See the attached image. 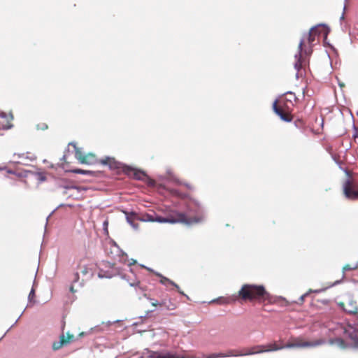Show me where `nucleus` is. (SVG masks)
I'll return each mask as SVG.
<instances>
[{"label": "nucleus", "mask_w": 358, "mask_h": 358, "mask_svg": "<svg viewBox=\"0 0 358 358\" xmlns=\"http://www.w3.org/2000/svg\"><path fill=\"white\" fill-rule=\"evenodd\" d=\"M238 296L244 301L257 300L259 302L267 301L268 303L272 301L271 295L266 292L263 285L245 284L242 286L237 295L234 294L227 298L220 297L215 300H213L212 302L220 301L222 304L235 303Z\"/></svg>", "instance_id": "1"}, {"label": "nucleus", "mask_w": 358, "mask_h": 358, "mask_svg": "<svg viewBox=\"0 0 358 358\" xmlns=\"http://www.w3.org/2000/svg\"><path fill=\"white\" fill-rule=\"evenodd\" d=\"M326 343V340L323 338L317 339L315 341H305L298 343H288L285 345H278L275 343L268 345H258L252 347L245 350V352H239L241 357L253 355L263 352L277 351L284 348H314Z\"/></svg>", "instance_id": "2"}, {"label": "nucleus", "mask_w": 358, "mask_h": 358, "mask_svg": "<svg viewBox=\"0 0 358 358\" xmlns=\"http://www.w3.org/2000/svg\"><path fill=\"white\" fill-rule=\"evenodd\" d=\"M186 212L189 215H194L192 217L187 218L184 213L172 210L171 213L182 214L185 217V221L178 223H185L192 224L193 223L201 222L204 219L205 209L201 203L194 199H189L185 205Z\"/></svg>", "instance_id": "3"}, {"label": "nucleus", "mask_w": 358, "mask_h": 358, "mask_svg": "<svg viewBox=\"0 0 358 358\" xmlns=\"http://www.w3.org/2000/svg\"><path fill=\"white\" fill-rule=\"evenodd\" d=\"M138 220L145 222H156L158 223L175 224L185 221V217L182 214L171 213V211L165 216H162L152 210L149 213L138 212Z\"/></svg>", "instance_id": "4"}, {"label": "nucleus", "mask_w": 358, "mask_h": 358, "mask_svg": "<svg viewBox=\"0 0 358 358\" xmlns=\"http://www.w3.org/2000/svg\"><path fill=\"white\" fill-rule=\"evenodd\" d=\"M120 275L122 279H126V275L122 274L120 269L115 267L114 263L103 261L99 266L98 277L99 278H111L115 275Z\"/></svg>", "instance_id": "5"}, {"label": "nucleus", "mask_w": 358, "mask_h": 358, "mask_svg": "<svg viewBox=\"0 0 358 358\" xmlns=\"http://www.w3.org/2000/svg\"><path fill=\"white\" fill-rule=\"evenodd\" d=\"M338 330L345 334L352 342L354 346L358 348V322L348 324L346 327L340 325Z\"/></svg>", "instance_id": "6"}, {"label": "nucleus", "mask_w": 358, "mask_h": 358, "mask_svg": "<svg viewBox=\"0 0 358 358\" xmlns=\"http://www.w3.org/2000/svg\"><path fill=\"white\" fill-rule=\"evenodd\" d=\"M343 192L350 200L358 199V187L348 179L343 185Z\"/></svg>", "instance_id": "7"}, {"label": "nucleus", "mask_w": 358, "mask_h": 358, "mask_svg": "<svg viewBox=\"0 0 358 358\" xmlns=\"http://www.w3.org/2000/svg\"><path fill=\"white\" fill-rule=\"evenodd\" d=\"M179 358L176 355H173L169 352H162L158 351H152L148 348L144 349L142 355L138 358Z\"/></svg>", "instance_id": "8"}, {"label": "nucleus", "mask_w": 358, "mask_h": 358, "mask_svg": "<svg viewBox=\"0 0 358 358\" xmlns=\"http://www.w3.org/2000/svg\"><path fill=\"white\" fill-rule=\"evenodd\" d=\"M124 173L129 177L140 181H144L145 178L147 177V173L145 171L130 166H124Z\"/></svg>", "instance_id": "9"}, {"label": "nucleus", "mask_w": 358, "mask_h": 358, "mask_svg": "<svg viewBox=\"0 0 358 358\" xmlns=\"http://www.w3.org/2000/svg\"><path fill=\"white\" fill-rule=\"evenodd\" d=\"M102 165L108 166L110 170H122L124 172V167L127 166L121 162L116 161L114 158L106 157L105 159L100 160Z\"/></svg>", "instance_id": "10"}, {"label": "nucleus", "mask_w": 358, "mask_h": 358, "mask_svg": "<svg viewBox=\"0 0 358 358\" xmlns=\"http://www.w3.org/2000/svg\"><path fill=\"white\" fill-rule=\"evenodd\" d=\"M141 266L146 268L148 271H150L155 273L156 275L162 278L160 280V283L161 284H162L164 285H173V287H175L176 288V289L178 290V292L180 294H182V295L185 296L186 298L189 299V296L187 295H186L182 291H181L180 289V287L176 283H175L173 281H172L171 280H170V279L163 276L159 273L154 271L152 268H150L149 267H147V266H144L143 264H141Z\"/></svg>", "instance_id": "11"}, {"label": "nucleus", "mask_w": 358, "mask_h": 358, "mask_svg": "<svg viewBox=\"0 0 358 358\" xmlns=\"http://www.w3.org/2000/svg\"><path fill=\"white\" fill-rule=\"evenodd\" d=\"M304 43V38H301L299 47L298 52L295 54L294 57L296 62L294 63V69L297 71L296 73V77L299 78V71L302 69V52H303V45Z\"/></svg>", "instance_id": "12"}, {"label": "nucleus", "mask_w": 358, "mask_h": 358, "mask_svg": "<svg viewBox=\"0 0 358 358\" xmlns=\"http://www.w3.org/2000/svg\"><path fill=\"white\" fill-rule=\"evenodd\" d=\"M73 146L75 150V157L80 164H90L91 162L87 160V156L82 151V148H78L76 143L71 142L69 143V146Z\"/></svg>", "instance_id": "13"}, {"label": "nucleus", "mask_w": 358, "mask_h": 358, "mask_svg": "<svg viewBox=\"0 0 358 358\" xmlns=\"http://www.w3.org/2000/svg\"><path fill=\"white\" fill-rule=\"evenodd\" d=\"M64 338H65V336H64V334H62L60 336L59 341H55L52 343V348L53 350H58L64 345L70 343L71 341H73L74 337L73 335L68 334L67 339H65Z\"/></svg>", "instance_id": "14"}, {"label": "nucleus", "mask_w": 358, "mask_h": 358, "mask_svg": "<svg viewBox=\"0 0 358 358\" xmlns=\"http://www.w3.org/2000/svg\"><path fill=\"white\" fill-rule=\"evenodd\" d=\"M126 216L127 222L134 229H138V224L135 223V220H138V212L136 211H124Z\"/></svg>", "instance_id": "15"}, {"label": "nucleus", "mask_w": 358, "mask_h": 358, "mask_svg": "<svg viewBox=\"0 0 358 358\" xmlns=\"http://www.w3.org/2000/svg\"><path fill=\"white\" fill-rule=\"evenodd\" d=\"M322 25H321L320 28H317L315 31H313V34L315 36H321L323 38V41L327 40L328 35L330 32L329 27L326 24L321 23Z\"/></svg>", "instance_id": "16"}, {"label": "nucleus", "mask_w": 358, "mask_h": 358, "mask_svg": "<svg viewBox=\"0 0 358 358\" xmlns=\"http://www.w3.org/2000/svg\"><path fill=\"white\" fill-rule=\"evenodd\" d=\"M29 175L34 176L39 184L45 182L47 179L45 173L40 171H25L23 176L24 177H27Z\"/></svg>", "instance_id": "17"}, {"label": "nucleus", "mask_w": 358, "mask_h": 358, "mask_svg": "<svg viewBox=\"0 0 358 358\" xmlns=\"http://www.w3.org/2000/svg\"><path fill=\"white\" fill-rule=\"evenodd\" d=\"M67 172L76 173V174H82L85 176H90L92 177H96L99 175L98 171H90V170H84L81 169H73L68 170Z\"/></svg>", "instance_id": "18"}, {"label": "nucleus", "mask_w": 358, "mask_h": 358, "mask_svg": "<svg viewBox=\"0 0 358 358\" xmlns=\"http://www.w3.org/2000/svg\"><path fill=\"white\" fill-rule=\"evenodd\" d=\"M159 306L164 308L166 310H173L176 308V306L174 303L171 301V299L169 298H164L159 301Z\"/></svg>", "instance_id": "19"}, {"label": "nucleus", "mask_w": 358, "mask_h": 358, "mask_svg": "<svg viewBox=\"0 0 358 358\" xmlns=\"http://www.w3.org/2000/svg\"><path fill=\"white\" fill-rule=\"evenodd\" d=\"M80 273L83 277V278L85 280H88L91 278L93 275L92 271L90 268H89L87 265H84L81 267H80Z\"/></svg>", "instance_id": "20"}, {"label": "nucleus", "mask_w": 358, "mask_h": 358, "mask_svg": "<svg viewBox=\"0 0 358 358\" xmlns=\"http://www.w3.org/2000/svg\"><path fill=\"white\" fill-rule=\"evenodd\" d=\"M344 310L350 315L358 314V307L356 306V302L353 300L349 301L348 308H345Z\"/></svg>", "instance_id": "21"}, {"label": "nucleus", "mask_w": 358, "mask_h": 358, "mask_svg": "<svg viewBox=\"0 0 358 358\" xmlns=\"http://www.w3.org/2000/svg\"><path fill=\"white\" fill-rule=\"evenodd\" d=\"M321 25H322V24H318L315 26H313L310 28L309 32H308V43L310 45H313L315 40V36L314 35V34H313V31H315L317 29V28H320L321 27Z\"/></svg>", "instance_id": "22"}, {"label": "nucleus", "mask_w": 358, "mask_h": 358, "mask_svg": "<svg viewBox=\"0 0 358 358\" xmlns=\"http://www.w3.org/2000/svg\"><path fill=\"white\" fill-rule=\"evenodd\" d=\"M329 343L331 345L336 344L341 348L346 347L345 341L341 338H331L329 340Z\"/></svg>", "instance_id": "23"}, {"label": "nucleus", "mask_w": 358, "mask_h": 358, "mask_svg": "<svg viewBox=\"0 0 358 358\" xmlns=\"http://www.w3.org/2000/svg\"><path fill=\"white\" fill-rule=\"evenodd\" d=\"M80 280V275H79V272L78 271H76L73 274V279H72V281H71V283L72 284H76L77 282H79V287H83L84 285V281H85V279H82L81 281H79Z\"/></svg>", "instance_id": "24"}, {"label": "nucleus", "mask_w": 358, "mask_h": 358, "mask_svg": "<svg viewBox=\"0 0 358 358\" xmlns=\"http://www.w3.org/2000/svg\"><path fill=\"white\" fill-rule=\"evenodd\" d=\"M118 256V261L120 263L126 264L129 259H128V255L126 252H124L122 250H120Z\"/></svg>", "instance_id": "25"}, {"label": "nucleus", "mask_w": 358, "mask_h": 358, "mask_svg": "<svg viewBox=\"0 0 358 358\" xmlns=\"http://www.w3.org/2000/svg\"><path fill=\"white\" fill-rule=\"evenodd\" d=\"M278 117L280 118L281 120L285 122H290L292 120V115L289 113H287L284 110H282V112L280 114Z\"/></svg>", "instance_id": "26"}, {"label": "nucleus", "mask_w": 358, "mask_h": 358, "mask_svg": "<svg viewBox=\"0 0 358 358\" xmlns=\"http://www.w3.org/2000/svg\"><path fill=\"white\" fill-rule=\"evenodd\" d=\"M64 180H59L57 182V185L58 187H62L65 189H78V190H80V188L78 187V186H76V185H64L62 183H60L61 182H63Z\"/></svg>", "instance_id": "27"}, {"label": "nucleus", "mask_w": 358, "mask_h": 358, "mask_svg": "<svg viewBox=\"0 0 358 358\" xmlns=\"http://www.w3.org/2000/svg\"><path fill=\"white\" fill-rule=\"evenodd\" d=\"M324 290V289H315V290H313V289H310L308 292L305 293L304 294L301 295L299 298V303H302L304 301V298L306 296H307L309 293H311V292H314V293H320L321 292H322Z\"/></svg>", "instance_id": "28"}, {"label": "nucleus", "mask_w": 358, "mask_h": 358, "mask_svg": "<svg viewBox=\"0 0 358 358\" xmlns=\"http://www.w3.org/2000/svg\"><path fill=\"white\" fill-rule=\"evenodd\" d=\"M358 268V262L353 266L346 264L343 267V272L345 273L346 271L355 270Z\"/></svg>", "instance_id": "29"}, {"label": "nucleus", "mask_w": 358, "mask_h": 358, "mask_svg": "<svg viewBox=\"0 0 358 358\" xmlns=\"http://www.w3.org/2000/svg\"><path fill=\"white\" fill-rule=\"evenodd\" d=\"M234 352V350H230L228 351V352L223 353L224 358V357H241L239 355V353L235 354Z\"/></svg>", "instance_id": "30"}, {"label": "nucleus", "mask_w": 358, "mask_h": 358, "mask_svg": "<svg viewBox=\"0 0 358 358\" xmlns=\"http://www.w3.org/2000/svg\"><path fill=\"white\" fill-rule=\"evenodd\" d=\"M148 185L150 187H154L155 185V182L152 179H151L148 175L147 177L145 178V180Z\"/></svg>", "instance_id": "31"}, {"label": "nucleus", "mask_w": 358, "mask_h": 358, "mask_svg": "<svg viewBox=\"0 0 358 358\" xmlns=\"http://www.w3.org/2000/svg\"><path fill=\"white\" fill-rule=\"evenodd\" d=\"M35 296V290L32 287L29 294V296H28V301L29 303H31V302H35L34 301V298Z\"/></svg>", "instance_id": "32"}, {"label": "nucleus", "mask_w": 358, "mask_h": 358, "mask_svg": "<svg viewBox=\"0 0 358 358\" xmlns=\"http://www.w3.org/2000/svg\"><path fill=\"white\" fill-rule=\"evenodd\" d=\"M334 160L335 161L336 164L338 165L339 168L341 169V170H343L347 175H349V172L348 171V170L346 169H343L341 166L342 165V162H341L340 160L337 159L336 157H333Z\"/></svg>", "instance_id": "33"}, {"label": "nucleus", "mask_w": 358, "mask_h": 358, "mask_svg": "<svg viewBox=\"0 0 358 358\" xmlns=\"http://www.w3.org/2000/svg\"><path fill=\"white\" fill-rule=\"evenodd\" d=\"M66 206V204H64V203H61V204H59V205L56 208H55V209H54V210H53L50 213V215L48 216V217H47V219H46V220H47V221L48 220L49 217H50V216H51V215H52V214H53V213H55V211H56L59 208H61V207H63V206ZM67 206H69V207H72V206H73V205H71V204H69V205H67Z\"/></svg>", "instance_id": "34"}, {"label": "nucleus", "mask_w": 358, "mask_h": 358, "mask_svg": "<svg viewBox=\"0 0 358 358\" xmlns=\"http://www.w3.org/2000/svg\"><path fill=\"white\" fill-rule=\"evenodd\" d=\"M353 128L355 130V132L353 134L352 138H353L355 143L358 145V133H357V129L355 127V124L353 125Z\"/></svg>", "instance_id": "35"}, {"label": "nucleus", "mask_w": 358, "mask_h": 358, "mask_svg": "<svg viewBox=\"0 0 358 358\" xmlns=\"http://www.w3.org/2000/svg\"><path fill=\"white\" fill-rule=\"evenodd\" d=\"M9 116L10 119V120H13V116L12 115V113H10L8 115L4 113V112H1L0 113V117L1 118H3V119H6Z\"/></svg>", "instance_id": "36"}, {"label": "nucleus", "mask_w": 358, "mask_h": 358, "mask_svg": "<svg viewBox=\"0 0 358 358\" xmlns=\"http://www.w3.org/2000/svg\"><path fill=\"white\" fill-rule=\"evenodd\" d=\"M147 299H148L149 300V301L151 303L152 306H159V301H157V299H152V298H149V297H148Z\"/></svg>", "instance_id": "37"}, {"label": "nucleus", "mask_w": 358, "mask_h": 358, "mask_svg": "<svg viewBox=\"0 0 358 358\" xmlns=\"http://www.w3.org/2000/svg\"><path fill=\"white\" fill-rule=\"evenodd\" d=\"M108 222L107 220H105L103 222V231L108 234Z\"/></svg>", "instance_id": "38"}, {"label": "nucleus", "mask_w": 358, "mask_h": 358, "mask_svg": "<svg viewBox=\"0 0 358 358\" xmlns=\"http://www.w3.org/2000/svg\"><path fill=\"white\" fill-rule=\"evenodd\" d=\"M7 173H10V174L16 175V176H22V174L17 173H16V171H13V170H11V169H8V170H7Z\"/></svg>", "instance_id": "39"}, {"label": "nucleus", "mask_w": 358, "mask_h": 358, "mask_svg": "<svg viewBox=\"0 0 358 358\" xmlns=\"http://www.w3.org/2000/svg\"><path fill=\"white\" fill-rule=\"evenodd\" d=\"M277 103H278V99H275V100L274 101V102L273 103V106H272V107H273V111H275V110H278V109L279 108L278 107V106H277Z\"/></svg>", "instance_id": "40"}, {"label": "nucleus", "mask_w": 358, "mask_h": 358, "mask_svg": "<svg viewBox=\"0 0 358 358\" xmlns=\"http://www.w3.org/2000/svg\"><path fill=\"white\" fill-rule=\"evenodd\" d=\"M120 322V320H115V321H113V322L108 321V322L106 323V327H109L110 325H111V324H113V323H116V322ZM103 324H105V323H104V322H103Z\"/></svg>", "instance_id": "41"}, {"label": "nucleus", "mask_w": 358, "mask_h": 358, "mask_svg": "<svg viewBox=\"0 0 358 358\" xmlns=\"http://www.w3.org/2000/svg\"><path fill=\"white\" fill-rule=\"evenodd\" d=\"M284 94H290V95H292V96H293V98H294V101H296V99H297V98H296V95H295V94H294V93H293V92H291V91H288V92H285Z\"/></svg>", "instance_id": "42"}, {"label": "nucleus", "mask_w": 358, "mask_h": 358, "mask_svg": "<svg viewBox=\"0 0 358 358\" xmlns=\"http://www.w3.org/2000/svg\"><path fill=\"white\" fill-rule=\"evenodd\" d=\"M282 110H283L282 109H281V108H279L278 110H275V111H274V113H275L278 116H279V115H280V114L282 112Z\"/></svg>", "instance_id": "43"}, {"label": "nucleus", "mask_w": 358, "mask_h": 358, "mask_svg": "<svg viewBox=\"0 0 358 358\" xmlns=\"http://www.w3.org/2000/svg\"><path fill=\"white\" fill-rule=\"evenodd\" d=\"M38 128L44 130V129H46L48 128V126H47L46 124L43 123V124H42L41 127H39V125H38Z\"/></svg>", "instance_id": "44"}, {"label": "nucleus", "mask_w": 358, "mask_h": 358, "mask_svg": "<svg viewBox=\"0 0 358 358\" xmlns=\"http://www.w3.org/2000/svg\"><path fill=\"white\" fill-rule=\"evenodd\" d=\"M74 285V284H72V283H71V286H70V287H69V290H70V292H71L72 293H74V292H76V289H74V285Z\"/></svg>", "instance_id": "45"}, {"label": "nucleus", "mask_w": 358, "mask_h": 358, "mask_svg": "<svg viewBox=\"0 0 358 358\" xmlns=\"http://www.w3.org/2000/svg\"><path fill=\"white\" fill-rule=\"evenodd\" d=\"M136 260L131 259V262L128 264V266H130L131 265L136 264Z\"/></svg>", "instance_id": "46"}, {"label": "nucleus", "mask_w": 358, "mask_h": 358, "mask_svg": "<svg viewBox=\"0 0 358 358\" xmlns=\"http://www.w3.org/2000/svg\"><path fill=\"white\" fill-rule=\"evenodd\" d=\"M152 312H153V310H148V311L147 312L146 315H145L144 316H141L140 317H141V318L145 317H147L148 315H149V314H150V313H152Z\"/></svg>", "instance_id": "47"}, {"label": "nucleus", "mask_w": 358, "mask_h": 358, "mask_svg": "<svg viewBox=\"0 0 358 358\" xmlns=\"http://www.w3.org/2000/svg\"><path fill=\"white\" fill-rule=\"evenodd\" d=\"M129 285L131 286V287H134V286H135L136 285L135 280L133 281V282H129Z\"/></svg>", "instance_id": "48"}, {"label": "nucleus", "mask_w": 358, "mask_h": 358, "mask_svg": "<svg viewBox=\"0 0 358 358\" xmlns=\"http://www.w3.org/2000/svg\"><path fill=\"white\" fill-rule=\"evenodd\" d=\"M113 245L115 247H116L117 249L118 250V252H120V250H121V249L120 248V247L118 246V245L115 242H113Z\"/></svg>", "instance_id": "49"}, {"label": "nucleus", "mask_w": 358, "mask_h": 358, "mask_svg": "<svg viewBox=\"0 0 358 358\" xmlns=\"http://www.w3.org/2000/svg\"><path fill=\"white\" fill-rule=\"evenodd\" d=\"M22 313H23V312L21 313V315L19 316V317L15 320V322H14V324L11 326V327H13V326H14V325L17 322L18 320L20 319V317H21V315H22Z\"/></svg>", "instance_id": "50"}, {"label": "nucleus", "mask_w": 358, "mask_h": 358, "mask_svg": "<svg viewBox=\"0 0 358 358\" xmlns=\"http://www.w3.org/2000/svg\"><path fill=\"white\" fill-rule=\"evenodd\" d=\"M323 41H324V44L329 45H331L329 43V42H327V40Z\"/></svg>", "instance_id": "51"}, {"label": "nucleus", "mask_w": 358, "mask_h": 358, "mask_svg": "<svg viewBox=\"0 0 358 358\" xmlns=\"http://www.w3.org/2000/svg\"><path fill=\"white\" fill-rule=\"evenodd\" d=\"M66 159V155H64L63 157L61 158V160H65Z\"/></svg>", "instance_id": "52"}, {"label": "nucleus", "mask_w": 358, "mask_h": 358, "mask_svg": "<svg viewBox=\"0 0 358 358\" xmlns=\"http://www.w3.org/2000/svg\"><path fill=\"white\" fill-rule=\"evenodd\" d=\"M13 127V124H10L6 129H11Z\"/></svg>", "instance_id": "53"}, {"label": "nucleus", "mask_w": 358, "mask_h": 358, "mask_svg": "<svg viewBox=\"0 0 358 358\" xmlns=\"http://www.w3.org/2000/svg\"><path fill=\"white\" fill-rule=\"evenodd\" d=\"M339 282H340V281H339V280H337V281H336V282L333 284V285H337V284H338Z\"/></svg>", "instance_id": "54"}, {"label": "nucleus", "mask_w": 358, "mask_h": 358, "mask_svg": "<svg viewBox=\"0 0 358 358\" xmlns=\"http://www.w3.org/2000/svg\"><path fill=\"white\" fill-rule=\"evenodd\" d=\"M343 18H344V12L343 13V14L341 16V20H343Z\"/></svg>", "instance_id": "55"}, {"label": "nucleus", "mask_w": 358, "mask_h": 358, "mask_svg": "<svg viewBox=\"0 0 358 358\" xmlns=\"http://www.w3.org/2000/svg\"><path fill=\"white\" fill-rule=\"evenodd\" d=\"M5 169H6V166H4V167H0V171H1V170H5Z\"/></svg>", "instance_id": "56"}, {"label": "nucleus", "mask_w": 358, "mask_h": 358, "mask_svg": "<svg viewBox=\"0 0 358 358\" xmlns=\"http://www.w3.org/2000/svg\"><path fill=\"white\" fill-rule=\"evenodd\" d=\"M23 155H24V154H19V155H18V157H22Z\"/></svg>", "instance_id": "57"}, {"label": "nucleus", "mask_w": 358, "mask_h": 358, "mask_svg": "<svg viewBox=\"0 0 358 358\" xmlns=\"http://www.w3.org/2000/svg\"><path fill=\"white\" fill-rule=\"evenodd\" d=\"M185 186L188 188H190V186L188 184H185Z\"/></svg>", "instance_id": "58"}, {"label": "nucleus", "mask_w": 358, "mask_h": 358, "mask_svg": "<svg viewBox=\"0 0 358 358\" xmlns=\"http://www.w3.org/2000/svg\"><path fill=\"white\" fill-rule=\"evenodd\" d=\"M323 124H324V122H323V119L322 120V126H323Z\"/></svg>", "instance_id": "59"}, {"label": "nucleus", "mask_w": 358, "mask_h": 358, "mask_svg": "<svg viewBox=\"0 0 358 358\" xmlns=\"http://www.w3.org/2000/svg\"><path fill=\"white\" fill-rule=\"evenodd\" d=\"M10 329H11V327H9V329H7V331H10Z\"/></svg>", "instance_id": "60"}, {"label": "nucleus", "mask_w": 358, "mask_h": 358, "mask_svg": "<svg viewBox=\"0 0 358 358\" xmlns=\"http://www.w3.org/2000/svg\"><path fill=\"white\" fill-rule=\"evenodd\" d=\"M10 329H11V327H9V329H7V331H10Z\"/></svg>", "instance_id": "61"}, {"label": "nucleus", "mask_w": 358, "mask_h": 358, "mask_svg": "<svg viewBox=\"0 0 358 358\" xmlns=\"http://www.w3.org/2000/svg\"><path fill=\"white\" fill-rule=\"evenodd\" d=\"M10 329H11V327H9V329H7V331H10Z\"/></svg>", "instance_id": "62"}]
</instances>
